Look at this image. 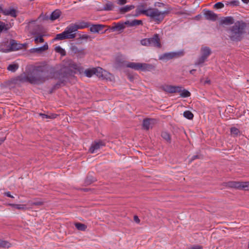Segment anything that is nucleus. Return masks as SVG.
Instances as JSON below:
<instances>
[{"label": "nucleus", "mask_w": 249, "mask_h": 249, "mask_svg": "<svg viewBox=\"0 0 249 249\" xmlns=\"http://www.w3.org/2000/svg\"><path fill=\"white\" fill-rule=\"evenodd\" d=\"M54 50L57 53H59L63 56L66 54L65 51L63 49H62L60 46L55 47Z\"/></svg>", "instance_id": "c9c22d12"}, {"label": "nucleus", "mask_w": 249, "mask_h": 249, "mask_svg": "<svg viewBox=\"0 0 249 249\" xmlns=\"http://www.w3.org/2000/svg\"><path fill=\"white\" fill-rule=\"evenodd\" d=\"M183 116L186 118L190 120L192 119L194 117L193 114L191 111L188 110L184 112Z\"/></svg>", "instance_id": "f704fd0d"}, {"label": "nucleus", "mask_w": 249, "mask_h": 249, "mask_svg": "<svg viewBox=\"0 0 249 249\" xmlns=\"http://www.w3.org/2000/svg\"><path fill=\"white\" fill-rule=\"evenodd\" d=\"M150 46H154L158 48H160L161 47L160 39L157 34L155 35L153 37L150 38Z\"/></svg>", "instance_id": "f8f14e48"}, {"label": "nucleus", "mask_w": 249, "mask_h": 249, "mask_svg": "<svg viewBox=\"0 0 249 249\" xmlns=\"http://www.w3.org/2000/svg\"><path fill=\"white\" fill-rule=\"evenodd\" d=\"M243 2L248 4L249 2V0H241Z\"/></svg>", "instance_id": "603ef678"}, {"label": "nucleus", "mask_w": 249, "mask_h": 249, "mask_svg": "<svg viewBox=\"0 0 249 249\" xmlns=\"http://www.w3.org/2000/svg\"><path fill=\"white\" fill-rule=\"evenodd\" d=\"M190 249H203V248L200 246H195L192 247Z\"/></svg>", "instance_id": "09e8293b"}, {"label": "nucleus", "mask_w": 249, "mask_h": 249, "mask_svg": "<svg viewBox=\"0 0 249 249\" xmlns=\"http://www.w3.org/2000/svg\"><path fill=\"white\" fill-rule=\"evenodd\" d=\"M18 68V65L17 64H12L8 66L7 69L12 72H15Z\"/></svg>", "instance_id": "c85d7f7f"}, {"label": "nucleus", "mask_w": 249, "mask_h": 249, "mask_svg": "<svg viewBox=\"0 0 249 249\" xmlns=\"http://www.w3.org/2000/svg\"><path fill=\"white\" fill-rule=\"evenodd\" d=\"M1 23H3V22L0 21V24H1Z\"/></svg>", "instance_id": "6e6d98bb"}, {"label": "nucleus", "mask_w": 249, "mask_h": 249, "mask_svg": "<svg viewBox=\"0 0 249 249\" xmlns=\"http://www.w3.org/2000/svg\"><path fill=\"white\" fill-rule=\"evenodd\" d=\"M19 45H21V46H20V50L27 48V43H23V44L19 43Z\"/></svg>", "instance_id": "49530a36"}, {"label": "nucleus", "mask_w": 249, "mask_h": 249, "mask_svg": "<svg viewBox=\"0 0 249 249\" xmlns=\"http://www.w3.org/2000/svg\"><path fill=\"white\" fill-rule=\"evenodd\" d=\"M4 195L5 196H8V197H11V198H14V196L10 194V193L9 192H7L5 193Z\"/></svg>", "instance_id": "8fccbe9b"}, {"label": "nucleus", "mask_w": 249, "mask_h": 249, "mask_svg": "<svg viewBox=\"0 0 249 249\" xmlns=\"http://www.w3.org/2000/svg\"><path fill=\"white\" fill-rule=\"evenodd\" d=\"M161 137H162L163 139H164L167 142H169L170 141V136L166 132H163L161 133Z\"/></svg>", "instance_id": "4c0bfd02"}, {"label": "nucleus", "mask_w": 249, "mask_h": 249, "mask_svg": "<svg viewBox=\"0 0 249 249\" xmlns=\"http://www.w3.org/2000/svg\"><path fill=\"white\" fill-rule=\"evenodd\" d=\"M10 40H5L3 41V42H1L0 43V52H3V53H8L10 51H4L3 50H2L1 49H5L7 48L8 47H10Z\"/></svg>", "instance_id": "393cba45"}, {"label": "nucleus", "mask_w": 249, "mask_h": 249, "mask_svg": "<svg viewBox=\"0 0 249 249\" xmlns=\"http://www.w3.org/2000/svg\"><path fill=\"white\" fill-rule=\"evenodd\" d=\"M67 39L65 35L64 32L60 34L56 35V37L54 38L55 40H60Z\"/></svg>", "instance_id": "72a5a7b5"}, {"label": "nucleus", "mask_w": 249, "mask_h": 249, "mask_svg": "<svg viewBox=\"0 0 249 249\" xmlns=\"http://www.w3.org/2000/svg\"><path fill=\"white\" fill-rule=\"evenodd\" d=\"M232 186L237 189L249 190V182H233Z\"/></svg>", "instance_id": "9b49d317"}, {"label": "nucleus", "mask_w": 249, "mask_h": 249, "mask_svg": "<svg viewBox=\"0 0 249 249\" xmlns=\"http://www.w3.org/2000/svg\"><path fill=\"white\" fill-rule=\"evenodd\" d=\"M233 23V19L231 17H228L225 18L221 20V23L224 24H231Z\"/></svg>", "instance_id": "a878e982"}, {"label": "nucleus", "mask_w": 249, "mask_h": 249, "mask_svg": "<svg viewBox=\"0 0 249 249\" xmlns=\"http://www.w3.org/2000/svg\"><path fill=\"white\" fill-rule=\"evenodd\" d=\"M117 3L120 5H124L127 2L126 0H116Z\"/></svg>", "instance_id": "c03bdc74"}, {"label": "nucleus", "mask_w": 249, "mask_h": 249, "mask_svg": "<svg viewBox=\"0 0 249 249\" xmlns=\"http://www.w3.org/2000/svg\"><path fill=\"white\" fill-rule=\"evenodd\" d=\"M75 28L72 24L67 27L64 33L67 39H72L75 37Z\"/></svg>", "instance_id": "6e6552de"}, {"label": "nucleus", "mask_w": 249, "mask_h": 249, "mask_svg": "<svg viewBox=\"0 0 249 249\" xmlns=\"http://www.w3.org/2000/svg\"><path fill=\"white\" fill-rule=\"evenodd\" d=\"M229 34L232 40L238 41L241 38L242 31L239 26L234 25L230 30Z\"/></svg>", "instance_id": "39448f33"}, {"label": "nucleus", "mask_w": 249, "mask_h": 249, "mask_svg": "<svg viewBox=\"0 0 249 249\" xmlns=\"http://www.w3.org/2000/svg\"><path fill=\"white\" fill-rule=\"evenodd\" d=\"M183 55V51L177 52H170L164 53L159 56V59L161 60L167 61L173 58H176Z\"/></svg>", "instance_id": "423d86ee"}, {"label": "nucleus", "mask_w": 249, "mask_h": 249, "mask_svg": "<svg viewBox=\"0 0 249 249\" xmlns=\"http://www.w3.org/2000/svg\"><path fill=\"white\" fill-rule=\"evenodd\" d=\"M39 115L40 116H41L43 119H44V118H46V119H48V118L53 119V118H56V117L57 116L55 114H51V115H47V114H42V113H40Z\"/></svg>", "instance_id": "e433bc0d"}, {"label": "nucleus", "mask_w": 249, "mask_h": 249, "mask_svg": "<svg viewBox=\"0 0 249 249\" xmlns=\"http://www.w3.org/2000/svg\"><path fill=\"white\" fill-rule=\"evenodd\" d=\"M178 91L177 92L179 93L181 97L183 98L188 97L190 96V92L186 89H183L181 87L178 86Z\"/></svg>", "instance_id": "b1692460"}, {"label": "nucleus", "mask_w": 249, "mask_h": 249, "mask_svg": "<svg viewBox=\"0 0 249 249\" xmlns=\"http://www.w3.org/2000/svg\"><path fill=\"white\" fill-rule=\"evenodd\" d=\"M224 7V4L221 2H217L214 5V7L216 9H221Z\"/></svg>", "instance_id": "37998d69"}, {"label": "nucleus", "mask_w": 249, "mask_h": 249, "mask_svg": "<svg viewBox=\"0 0 249 249\" xmlns=\"http://www.w3.org/2000/svg\"><path fill=\"white\" fill-rule=\"evenodd\" d=\"M204 15L205 18L209 20L215 21L217 18V15L215 14L210 10L205 11Z\"/></svg>", "instance_id": "dca6fc26"}, {"label": "nucleus", "mask_w": 249, "mask_h": 249, "mask_svg": "<svg viewBox=\"0 0 249 249\" xmlns=\"http://www.w3.org/2000/svg\"><path fill=\"white\" fill-rule=\"evenodd\" d=\"M211 54V50L209 47L202 46L200 49V55L195 63L196 65H199L203 64L206 61Z\"/></svg>", "instance_id": "20e7f679"}, {"label": "nucleus", "mask_w": 249, "mask_h": 249, "mask_svg": "<svg viewBox=\"0 0 249 249\" xmlns=\"http://www.w3.org/2000/svg\"><path fill=\"white\" fill-rule=\"evenodd\" d=\"M71 67L72 68H73L77 71L80 72L81 70H82V68L80 67V66L76 64H72Z\"/></svg>", "instance_id": "ea45409f"}, {"label": "nucleus", "mask_w": 249, "mask_h": 249, "mask_svg": "<svg viewBox=\"0 0 249 249\" xmlns=\"http://www.w3.org/2000/svg\"><path fill=\"white\" fill-rule=\"evenodd\" d=\"M162 90L168 93H175L178 91V86H173L168 85H163L161 87Z\"/></svg>", "instance_id": "4468645a"}, {"label": "nucleus", "mask_w": 249, "mask_h": 249, "mask_svg": "<svg viewBox=\"0 0 249 249\" xmlns=\"http://www.w3.org/2000/svg\"><path fill=\"white\" fill-rule=\"evenodd\" d=\"M11 244L7 241L0 240V248H9Z\"/></svg>", "instance_id": "7c9ffc66"}, {"label": "nucleus", "mask_w": 249, "mask_h": 249, "mask_svg": "<svg viewBox=\"0 0 249 249\" xmlns=\"http://www.w3.org/2000/svg\"><path fill=\"white\" fill-rule=\"evenodd\" d=\"M196 158H197V156H193L192 160H194L195 159H196Z\"/></svg>", "instance_id": "5fc2aeb1"}, {"label": "nucleus", "mask_w": 249, "mask_h": 249, "mask_svg": "<svg viewBox=\"0 0 249 249\" xmlns=\"http://www.w3.org/2000/svg\"><path fill=\"white\" fill-rule=\"evenodd\" d=\"M201 82H202L204 85L205 84H210V80L207 78L206 80L204 81H201Z\"/></svg>", "instance_id": "de8ad7c7"}, {"label": "nucleus", "mask_w": 249, "mask_h": 249, "mask_svg": "<svg viewBox=\"0 0 249 249\" xmlns=\"http://www.w3.org/2000/svg\"><path fill=\"white\" fill-rule=\"evenodd\" d=\"M72 24L73 26L75 27L76 31H77L78 29H83L87 28L90 26L89 23L84 21H81Z\"/></svg>", "instance_id": "6ab92c4d"}, {"label": "nucleus", "mask_w": 249, "mask_h": 249, "mask_svg": "<svg viewBox=\"0 0 249 249\" xmlns=\"http://www.w3.org/2000/svg\"><path fill=\"white\" fill-rule=\"evenodd\" d=\"M10 206L13 207V208L18 209V210H25L27 208V205L25 204H10Z\"/></svg>", "instance_id": "bb28decb"}, {"label": "nucleus", "mask_w": 249, "mask_h": 249, "mask_svg": "<svg viewBox=\"0 0 249 249\" xmlns=\"http://www.w3.org/2000/svg\"><path fill=\"white\" fill-rule=\"evenodd\" d=\"M89 36L86 34H84L80 36V38L81 39H87L89 38Z\"/></svg>", "instance_id": "a18cd8bd"}, {"label": "nucleus", "mask_w": 249, "mask_h": 249, "mask_svg": "<svg viewBox=\"0 0 249 249\" xmlns=\"http://www.w3.org/2000/svg\"><path fill=\"white\" fill-rule=\"evenodd\" d=\"M123 23L125 26V27H126V26L132 27L142 24V21L141 20L134 19L132 21L127 20Z\"/></svg>", "instance_id": "5701e85b"}, {"label": "nucleus", "mask_w": 249, "mask_h": 249, "mask_svg": "<svg viewBox=\"0 0 249 249\" xmlns=\"http://www.w3.org/2000/svg\"><path fill=\"white\" fill-rule=\"evenodd\" d=\"M48 79L46 74L41 71L40 67L35 68L23 78L24 81H28L33 84L42 83Z\"/></svg>", "instance_id": "f03ea898"}, {"label": "nucleus", "mask_w": 249, "mask_h": 249, "mask_svg": "<svg viewBox=\"0 0 249 249\" xmlns=\"http://www.w3.org/2000/svg\"><path fill=\"white\" fill-rule=\"evenodd\" d=\"M75 227L79 231H84L87 229V226L80 223H75L74 224Z\"/></svg>", "instance_id": "cd10ccee"}, {"label": "nucleus", "mask_w": 249, "mask_h": 249, "mask_svg": "<svg viewBox=\"0 0 249 249\" xmlns=\"http://www.w3.org/2000/svg\"><path fill=\"white\" fill-rule=\"evenodd\" d=\"M11 27V24L1 23L0 24V33L3 30H7Z\"/></svg>", "instance_id": "c756f323"}, {"label": "nucleus", "mask_w": 249, "mask_h": 249, "mask_svg": "<svg viewBox=\"0 0 249 249\" xmlns=\"http://www.w3.org/2000/svg\"><path fill=\"white\" fill-rule=\"evenodd\" d=\"M123 66L130 68L137 71H150L154 67L149 64L127 62L123 64Z\"/></svg>", "instance_id": "7ed1b4c3"}, {"label": "nucleus", "mask_w": 249, "mask_h": 249, "mask_svg": "<svg viewBox=\"0 0 249 249\" xmlns=\"http://www.w3.org/2000/svg\"><path fill=\"white\" fill-rule=\"evenodd\" d=\"M48 49V45L47 43H45L44 45L40 47L36 48H32L30 49V52L31 53H41L47 50Z\"/></svg>", "instance_id": "2eb2a0df"}, {"label": "nucleus", "mask_w": 249, "mask_h": 249, "mask_svg": "<svg viewBox=\"0 0 249 249\" xmlns=\"http://www.w3.org/2000/svg\"><path fill=\"white\" fill-rule=\"evenodd\" d=\"M114 25L111 27V30L112 31H118L122 32L124 29L125 26L123 22H119L118 23H114Z\"/></svg>", "instance_id": "f3484780"}, {"label": "nucleus", "mask_w": 249, "mask_h": 249, "mask_svg": "<svg viewBox=\"0 0 249 249\" xmlns=\"http://www.w3.org/2000/svg\"><path fill=\"white\" fill-rule=\"evenodd\" d=\"M133 8H134V6L133 5H126L125 7L121 8L120 9V11L122 13H125L133 9Z\"/></svg>", "instance_id": "2f4dec72"}, {"label": "nucleus", "mask_w": 249, "mask_h": 249, "mask_svg": "<svg viewBox=\"0 0 249 249\" xmlns=\"http://www.w3.org/2000/svg\"><path fill=\"white\" fill-rule=\"evenodd\" d=\"M104 145V143L102 141L94 142L92 143L89 150L91 153H96Z\"/></svg>", "instance_id": "1a4fd4ad"}, {"label": "nucleus", "mask_w": 249, "mask_h": 249, "mask_svg": "<svg viewBox=\"0 0 249 249\" xmlns=\"http://www.w3.org/2000/svg\"><path fill=\"white\" fill-rule=\"evenodd\" d=\"M20 46H21V45H19V43H18L15 40H10V47L1 50L4 51H15L20 50Z\"/></svg>", "instance_id": "9d476101"}, {"label": "nucleus", "mask_w": 249, "mask_h": 249, "mask_svg": "<svg viewBox=\"0 0 249 249\" xmlns=\"http://www.w3.org/2000/svg\"><path fill=\"white\" fill-rule=\"evenodd\" d=\"M155 123L156 120L154 119H148L144 120L143 122V127L145 129L148 130L152 127Z\"/></svg>", "instance_id": "aec40b11"}, {"label": "nucleus", "mask_w": 249, "mask_h": 249, "mask_svg": "<svg viewBox=\"0 0 249 249\" xmlns=\"http://www.w3.org/2000/svg\"><path fill=\"white\" fill-rule=\"evenodd\" d=\"M231 134L236 136L239 133V130L235 127H232L231 129Z\"/></svg>", "instance_id": "a19ab883"}, {"label": "nucleus", "mask_w": 249, "mask_h": 249, "mask_svg": "<svg viewBox=\"0 0 249 249\" xmlns=\"http://www.w3.org/2000/svg\"><path fill=\"white\" fill-rule=\"evenodd\" d=\"M168 12L166 11H160L156 8H149L144 9L142 6H140L136 10L134 16L138 17L141 14H143L147 17H149L159 23L163 19L165 15Z\"/></svg>", "instance_id": "f257e3e1"}, {"label": "nucleus", "mask_w": 249, "mask_h": 249, "mask_svg": "<svg viewBox=\"0 0 249 249\" xmlns=\"http://www.w3.org/2000/svg\"><path fill=\"white\" fill-rule=\"evenodd\" d=\"M98 70V76L102 77L107 80L112 81L114 79L113 75L110 73L108 72L106 70H103L100 67H97V71Z\"/></svg>", "instance_id": "0eeeda50"}, {"label": "nucleus", "mask_w": 249, "mask_h": 249, "mask_svg": "<svg viewBox=\"0 0 249 249\" xmlns=\"http://www.w3.org/2000/svg\"><path fill=\"white\" fill-rule=\"evenodd\" d=\"M134 220L137 222V223H139L140 222V220L138 218V216H134Z\"/></svg>", "instance_id": "3c124183"}, {"label": "nucleus", "mask_w": 249, "mask_h": 249, "mask_svg": "<svg viewBox=\"0 0 249 249\" xmlns=\"http://www.w3.org/2000/svg\"><path fill=\"white\" fill-rule=\"evenodd\" d=\"M105 25L102 24H93L90 27V31L93 33H98L103 30Z\"/></svg>", "instance_id": "412c9836"}, {"label": "nucleus", "mask_w": 249, "mask_h": 249, "mask_svg": "<svg viewBox=\"0 0 249 249\" xmlns=\"http://www.w3.org/2000/svg\"><path fill=\"white\" fill-rule=\"evenodd\" d=\"M35 41L36 43H42L44 42V39L43 38V36H40L36 37L35 38Z\"/></svg>", "instance_id": "79ce46f5"}, {"label": "nucleus", "mask_w": 249, "mask_h": 249, "mask_svg": "<svg viewBox=\"0 0 249 249\" xmlns=\"http://www.w3.org/2000/svg\"><path fill=\"white\" fill-rule=\"evenodd\" d=\"M114 6L112 2L108 1L104 6V10H111L113 9Z\"/></svg>", "instance_id": "473e14b6"}, {"label": "nucleus", "mask_w": 249, "mask_h": 249, "mask_svg": "<svg viewBox=\"0 0 249 249\" xmlns=\"http://www.w3.org/2000/svg\"><path fill=\"white\" fill-rule=\"evenodd\" d=\"M84 73L88 77H90L94 74L98 76V71H97V68L87 69L85 71Z\"/></svg>", "instance_id": "4be33fe9"}, {"label": "nucleus", "mask_w": 249, "mask_h": 249, "mask_svg": "<svg viewBox=\"0 0 249 249\" xmlns=\"http://www.w3.org/2000/svg\"><path fill=\"white\" fill-rule=\"evenodd\" d=\"M141 42L142 45L143 46H150V38L142 39Z\"/></svg>", "instance_id": "58836bf2"}, {"label": "nucleus", "mask_w": 249, "mask_h": 249, "mask_svg": "<svg viewBox=\"0 0 249 249\" xmlns=\"http://www.w3.org/2000/svg\"><path fill=\"white\" fill-rule=\"evenodd\" d=\"M60 13H61V12L59 10H56L52 13L49 18L52 21L56 20L60 17ZM41 18L44 20H47L48 19H49L48 17H42V16H40L39 17V18Z\"/></svg>", "instance_id": "ddd939ff"}, {"label": "nucleus", "mask_w": 249, "mask_h": 249, "mask_svg": "<svg viewBox=\"0 0 249 249\" xmlns=\"http://www.w3.org/2000/svg\"><path fill=\"white\" fill-rule=\"evenodd\" d=\"M3 8H2V7L1 6H0V13H2L3 14Z\"/></svg>", "instance_id": "864d4df0"}, {"label": "nucleus", "mask_w": 249, "mask_h": 249, "mask_svg": "<svg viewBox=\"0 0 249 249\" xmlns=\"http://www.w3.org/2000/svg\"><path fill=\"white\" fill-rule=\"evenodd\" d=\"M17 12L13 8L9 7L8 8L3 9V14L5 16H10L15 18L17 17Z\"/></svg>", "instance_id": "a211bd4d"}]
</instances>
